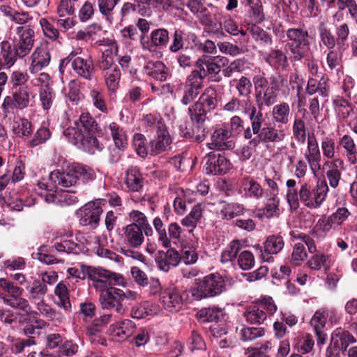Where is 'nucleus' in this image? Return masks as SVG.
<instances>
[{"instance_id": "f257e3e1", "label": "nucleus", "mask_w": 357, "mask_h": 357, "mask_svg": "<svg viewBox=\"0 0 357 357\" xmlns=\"http://www.w3.org/2000/svg\"><path fill=\"white\" fill-rule=\"evenodd\" d=\"M218 93L215 88L207 87L199 99L188 107V114L192 125V132L187 131L184 136L190 140L200 143L208 133L206 127L207 114L218 106Z\"/></svg>"}, {"instance_id": "f03ea898", "label": "nucleus", "mask_w": 357, "mask_h": 357, "mask_svg": "<svg viewBox=\"0 0 357 357\" xmlns=\"http://www.w3.org/2000/svg\"><path fill=\"white\" fill-rule=\"evenodd\" d=\"M138 294L131 290H123L115 287H106L100 290L99 301L103 310L124 315L137 300Z\"/></svg>"}, {"instance_id": "7ed1b4c3", "label": "nucleus", "mask_w": 357, "mask_h": 357, "mask_svg": "<svg viewBox=\"0 0 357 357\" xmlns=\"http://www.w3.org/2000/svg\"><path fill=\"white\" fill-rule=\"evenodd\" d=\"M250 121L252 122L253 132L255 136L248 142L250 147L256 148L261 143H278L285 138L283 130H279L273 126L267 113L263 114L254 111L252 115H248Z\"/></svg>"}, {"instance_id": "20e7f679", "label": "nucleus", "mask_w": 357, "mask_h": 357, "mask_svg": "<svg viewBox=\"0 0 357 357\" xmlns=\"http://www.w3.org/2000/svg\"><path fill=\"white\" fill-rule=\"evenodd\" d=\"M95 178L93 169L80 163H73L65 172L54 170L50 174V180L54 187L59 185L65 188L84 184L93 181Z\"/></svg>"}, {"instance_id": "39448f33", "label": "nucleus", "mask_w": 357, "mask_h": 357, "mask_svg": "<svg viewBox=\"0 0 357 357\" xmlns=\"http://www.w3.org/2000/svg\"><path fill=\"white\" fill-rule=\"evenodd\" d=\"M286 36L289 41L285 44L284 50L290 54L291 61H299L308 56L310 51V34L304 24L288 29Z\"/></svg>"}, {"instance_id": "423d86ee", "label": "nucleus", "mask_w": 357, "mask_h": 357, "mask_svg": "<svg viewBox=\"0 0 357 357\" xmlns=\"http://www.w3.org/2000/svg\"><path fill=\"white\" fill-rule=\"evenodd\" d=\"M226 291L225 280L219 273H211L197 279L195 287L191 289L192 295L196 300L218 296Z\"/></svg>"}, {"instance_id": "0eeeda50", "label": "nucleus", "mask_w": 357, "mask_h": 357, "mask_svg": "<svg viewBox=\"0 0 357 357\" xmlns=\"http://www.w3.org/2000/svg\"><path fill=\"white\" fill-rule=\"evenodd\" d=\"M255 86V95L256 105L251 103H246L243 113L248 115H252L254 111L263 113L264 107H270L276 102L277 94H275L268 86V79L261 75L255 76L253 78Z\"/></svg>"}, {"instance_id": "6e6552de", "label": "nucleus", "mask_w": 357, "mask_h": 357, "mask_svg": "<svg viewBox=\"0 0 357 357\" xmlns=\"http://www.w3.org/2000/svg\"><path fill=\"white\" fill-rule=\"evenodd\" d=\"M23 289L8 279H0V298L7 305L23 312L25 314H37L31 310L29 301L22 297Z\"/></svg>"}, {"instance_id": "1a4fd4ad", "label": "nucleus", "mask_w": 357, "mask_h": 357, "mask_svg": "<svg viewBox=\"0 0 357 357\" xmlns=\"http://www.w3.org/2000/svg\"><path fill=\"white\" fill-rule=\"evenodd\" d=\"M328 190L325 179H319L314 186H312L308 183H304L299 190V199L305 206L309 208H317L326 200Z\"/></svg>"}, {"instance_id": "9d476101", "label": "nucleus", "mask_w": 357, "mask_h": 357, "mask_svg": "<svg viewBox=\"0 0 357 357\" xmlns=\"http://www.w3.org/2000/svg\"><path fill=\"white\" fill-rule=\"evenodd\" d=\"M63 133L69 142L89 154H94L103 149V145L96 136L97 132L76 133L75 127H68L64 129Z\"/></svg>"}, {"instance_id": "9b49d317", "label": "nucleus", "mask_w": 357, "mask_h": 357, "mask_svg": "<svg viewBox=\"0 0 357 357\" xmlns=\"http://www.w3.org/2000/svg\"><path fill=\"white\" fill-rule=\"evenodd\" d=\"M169 40V31L163 27L152 30L149 36L139 37L142 48L149 52H155L158 50L166 48Z\"/></svg>"}, {"instance_id": "f8f14e48", "label": "nucleus", "mask_w": 357, "mask_h": 357, "mask_svg": "<svg viewBox=\"0 0 357 357\" xmlns=\"http://www.w3.org/2000/svg\"><path fill=\"white\" fill-rule=\"evenodd\" d=\"M38 185L40 188H44L45 190V192L42 195V196L44 197L47 203H52L63 207L75 204L79 201L78 197L75 195V193L76 192L75 190H69L53 191L52 189H49L47 184L39 183Z\"/></svg>"}, {"instance_id": "ddd939ff", "label": "nucleus", "mask_w": 357, "mask_h": 357, "mask_svg": "<svg viewBox=\"0 0 357 357\" xmlns=\"http://www.w3.org/2000/svg\"><path fill=\"white\" fill-rule=\"evenodd\" d=\"M79 223L82 226H89L91 229H96L100 220L103 210L101 200H96L86 203L80 208Z\"/></svg>"}, {"instance_id": "4468645a", "label": "nucleus", "mask_w": 357, "mask_h": 357, "mask_svg": "<svg viewBox=\"0 0 357 357\" xmlns=\"http://www.w3.org/2000/svg\"><path fill=\"white\" fill-rule=\"evenodd\" d=\"M204 169L206 174L223 175L230 168V162L226 157L220 153L211 151L205 157Z\"/></svg>"}, {"instance_id": "2eb2a0df", "label": "nucleus", "mask_w": 357, "mask_h": 357, "mask_svg": "<svg viewBox=\"0 0 357 357\" xmlns=\"http://www.w3.org/2000/svg\"><path fill=\"white\" fill-rule=\"evenodd\" d=\"M17 37L13 43L23 57L31 50L34 43V31L30 26H20L16 29Z\"/></svg>"}, {"instance_id": "dca6fc26", "label": "nucleus", "mask_w": 357, "mask_h": 357, "mask_svg": "<svg viewBox=\"0 0 357 357\" xmlns=\"http://www.w3.org/2000/svg\"><path fill=\"white\" fill-rule=\"evenodd\" d=\"M231 137L227 128H216L211 136V142L208 143L210 149L218 151L232 149L235 144L230 138Z\"/></svg>"}, {"instance_id": "f3484780", "label": "nucleus", "mask_w": 357, "mask_h": 357, "mask_svg": "<svg viewBox=\"0 0 357 357\" xmlns=\"http://www.w3.org/2000/svg\"><path fill=\"white\" fill-rule=\"evenodd\" d=\"M20 52L13 42L3 40L0 43V70L10 68L17 61L18 58H22Z\"/></svg>"}, {"instance_id": "a211bd4d", "label": "nucleus", "mask_w": 357, "mask_h": 357, "mask_svg": "<svg viewBox=\"0 0 357 357\" xmlns=\"http://www.w3.org/2000/svg\"><path fill=\"white\" fill-rule=\"evenodd\" d=\"M155 262L160 271L168 272L172 268L176 267L179 264L181 255L174 248H169L166 252L159 251Z\"/></svg>"}, {"instance_id": "6ab92c4d", "label": "nucleus", "mask_w": 357, "mask_h": 357, "mask_svg": "<svg viewBox=\"0 0 357 357\" xmlns=\"http://www.w3.org/2000/svg\"><path fill=\"white\" fill-rule=\"evenodd\" d=\"M245 17L252 24H261L265 20V14L261 0H244Z\"/></svg>"}, {"instance_id": "aec40b11", "label": "nucleus", "mask_w": 357, "mask_h": 357, "mask_svg": "<svg viewBox=\"0 0 357 357\" xmlns=\"http://www.w3.org/2000/svg\"><path fill=\"white\" fill-rule=\"evenodd\" d=\"M160 299L166 310L169 312L178 311L183 303V297L176 288H169L161 292Z\"/></svg>"}, {"instance_id": "412c9836", "label": "nucleus", "mask_w": 357, "mask_h": 357, "mask_svg": "<svg viewBox=\"0 0 357 357\" xmlns=\"http://www.w3.org/2000/svg\"><path fill=\"white\" fill-rule=\"evenodd\" d=\"M172 143V139L167 130H160L156 132L153 138L151 139L148 145L147 150L149 154L155 156L165 151L167 147Z\"/></svg>"}, {"instance_id": "4be33fe9", "label": "nucleus", "mask_w": 357, "mask_h": 357, "mask_svg": "<svg viewBox=\"0 0 357 357\" xmlns=\"http://www.w3.org/2000/svg\"><path fill=\"white\" fill-rule=\"evenodd\" d=\"M72 68L78 76L88 81L92 79L95 72L94 63L91 56L84 59L75 56L73 59Z\"/></svg>"}, {"instance_id": "5701e85b", "label": "nucleus", "mask_w": 357, "mask_h": 357, "mask_svg": "<svg viewBox=\"0 0 357 357\" xmlns=\"http://www.w3.org/2000/svg\"><path fill=\"white\" fill-rule=\"evenodd\" d=\"M240 192L246 197L258 199L263 196L264 189L253 178L246 176L239 181Z\"/></svg>"}, {"instance_id": "b1692460", "label": "nucleus", "mask_w": 357, "mask_h": 357, "mask_svg": "<svg viewBox=\"0 0 357 357\" xmlns=\"http://www.w3.org/2000/svg\"><path fill=\"white\" fill-rule=\"evenodd\" d=\"M144 69L147 75L160 82L165 81L169 75L168 67L161 61H149Z\"/></svg>"}, {"instance_id": "393cba45", "label": "nucleus", "mask_w": 357, "mask_h": 357, "mask_svg": "<svg viewBox=\"0 0 357 357\" xmlns=\"http://www.w3.org/2000/svg\"><path fill=\"white\" fill-rule=\"evenodd\" d=\"M125 242L132 248H139L144 241V230L135 224H129L124 227Z\"/></svg>"}, {"instance_id": "a878e982", "label": "nucleus", "mask_w": 357, "mask_h": 357, "mask_svg": "<svg viewBox=\"0 0 357 357\" xmlns=\"http://www.w3.org/2000/svg\"><path fill=\"white\" fill-rule=\"evenodd\" d=\"M125 184L131 192H139L142 189L144 178L137 167L131 166L126 170Z\"/></svg>"}, {"instance_id": "bb28decb", "label": "nucleus", "mask_w": 357, "mask_h": 357, "mask_svg": "<svg viewBox=\"0 0 357 357\" xmlns=\"http://www.w3.org/2000/svg\"><path fill=\"white\" fill-rule=\"evenodd\" d=\"M32 62L29 68L31 73H36L47 66L50 61V54L47 47H37L33 53Z\"/></svg>"}, {"instance_id": "cd10ccee", "label": "nucleus", "mask_w": 357, "mask_h": 357, "mask_svg": "<svg viewBox=\"0 0 357 357\" xmlns=\"http://www.w3.org/2000/svg\"><path fill=\"white\" fill-rule=\"evenodd\" d=\"M75 126H76V133L82 132H98L100 129L98 124L94 118L88 112L82 113L79 120L75 121Z\"/></svg>"}, {"instance_id": "c85d7f7f", "label": "nucleus", "mask_w": 357, "mask_h": 357, "mask_svg": "<svg viewBox=\"0 0 357 357\" xmlns=\"http://www.w3.org/2000/svg\"><path fill=\"white\" fill-rule=\"evenodd\" d=\"M331 341L337 345L342 350V352H344L351 344L356 342V339L349 331L338 328L331 334Z\"/></svg>"}, {"instance_id": "c756f323", "label": "nucleus", "mask_w": 357, "mask_h": 357, "mask_svg": "<svg viewBox=\"0 0 357 357\" xmlns=\"http://www.w3.org/2000/svg\"><path fill=\"white\" fill-rule=\"evenodd\" d=\"M223 310L218 307H203L196 313V318L200 323L218 322L224 317Z\"/></svg>"}, {"instance_id": "7c9ffc66", "label": "nucleus", "mask_w": 357, "mask_h": 357, "mask_svg": "<svg viewBox=\"0 0 357 357\" xmlns=\"http://www.w3.org/2000/svg\"><path fill=\"white\" fill-rule=\"evenodd\" d=\"M135 328V324L132 321L125 319L121 321L112 324L109 327V330L114 335L118 336L121 339H126L132 334Z\"/></svg>"}, {"instance_id": "2f4dec72", "label": "nucleus", "mask_w": 357, "mask_h": 357, "mask_svg": "<svg viewBox=\"0 0 357 357\" xmlns=\"http://www.w3.org/2000/svg\"><path fill=\"white\" fill-rule=\"evenodd\" d=\"M266 61L274 69L285 70L289 66L288 58L281 50L273 49L268 53Z\"/></svg>"}, {"instance_id": "473e14b6", "label": "nucleus", "mask_w": 357, "mask_h": 357, "mask_svg": "<svg viewBox=\"0 0 357 357\" xmlns=\"http://www.w3.org/2000/svg\"><path fill=\"white\" fill-rule=\"evenodd\" d=\"M185 32L180 28H174L169 33L171 43L169 45V51L174 54H177L185 48Z\"/></svg>"}, {"instance_id": "72a5a7b5", "label": "nucleus", "mask_w": 357, "mask_h": 357, "mask_svg": "<svg viewBox=\"0 0 357 357\" xmlns=\"http://www.w3.org/2000/svg\"><path fill=\"white\" fill-rule=\"evenodd\" d=\"M268 79V86L278 95L279 91L284 93L289 91V82L286 75L275 73Z\"/></svg>"}, {"instance_id": "f704fd0d", "label": "nucleus", "mask_w": 357, "mask_h": 357, "mask_svg": "<svg viewBox=\"0 0 357 357\" xmlns=\"http://www.w3.org/2000/svg\"><path fill=\"white\" fill-rule=\"evenodd\" d=\"M222 204L220 210V214L222 219L231 220L236 216L243 215L244 213V207L242 204L235 202L229 203L225 200L220 202Z\"/></svg>"}, {"instance_id": "c9c22d12", "label": "nucleus", "mask_w": 357, "mask_h": 357, "mask_svg": "<svg viewBox=\"0 0 357 357\" xmlns=\"http://www.w3.org/2000/svg\"><path fill=\"white\" fill-rule=\"evenodd\" d=\"M129 217L132 221L131 224H135L138 227L143 229L147 237L153 236V230L144 213L137 210H132L129 213Z\"/></svg>"}, {"instance_id": "e433bc0d", "label": "nucleus", "mask_w": 357, "mask_h": 357, "mask_svg": "<svg viewBox=\"0 0 357 357\" xmlns=\"http://www.w3.org/2000/svg\"><path fill=\"white\" fill-rule=\"evenodd\" d=\"M245 317L249 324L259 325L263 324L266 319L267 314L255 303L247 308L245 312Z\"/></svg>"}, {"instance_id": "4c0bfd02", "label": "nucleus", "mask_w": 357, "mask_h": 357, "mask_svg": "<svg viewBox=\"0 0 357 357\" xmlns=\"http://www.w3.org/2000/svg\"><path fill=\"white\" fill-rule=\"evenodd\" d=\"M242 248V244L238 239L232 240L222 252L220 261L223 264L233 261Z\"/></svg>"}, {"instance_id": "58836bf2", "label": "nucleus", "mask_w": 357, "mask_h": 357, "mask_svg": "<svg viewBox=\"0 0 357 357\" xmlns=\"http://www.w3.org/2000/svg\"><path fill=\"white\" fill-rule=\"evenodd\" d=\"M143 126L146 131H155V133L160 130H167V126L159 116L149 114L144 116L142 119Z\"/></svg>"}, {"instance_id": "ea45409f", "label": "nucleus", "mask_w": 357, "mask_h": 357, "mask_svg": "<svg viewBox=\"0 0 357 357\" xmlns=\"http://www.w3.org/2000/svg\"><path fill=\"white\" fill-rule=\"evenodd\" d=\"M320 43L328 50H333L337 45V40L331 31L325 23H320L318 26Z\"/></svg>"}, {"instance_id": "a19ab883", "label": "nucleus", "mask_w": 357, "mask_h": 357, "mask_svg": "<svg viewBox=\"0 0 357 357\" xmlns=\"http://www.w3.org/2000/svg\"><path fill=\"white\" fill-rule=\"evenodd\" d=\"M202 87L199 84H185L182 89L183 95L181 102L183 105L192 103L200 93Z\"/></svg>"}, {"instance_id": "79ce46f5", "label": "nucleus", "mask_w": 357, "mask_h": 357, "mask_svg": "<svg viewBox=\"0 0 357 357\" xmlns=\"http://www.w3.org/2000/svg\"><path fill=\"white\" fill-rule=\"evenodd\" d=\"M187 346L189 350L195 354L196 352H200L206 350V344L199 333L193 330L187 340Z\"/></svg>"}, {"instance_id": "37998d69", "label": "nucleus", "mask_w": 357, "mask_h": 357, "mask_svg": "<svg viewBox=\"0 0 357 357\" xmlns=\"http://www.w3.org/2000/svg\"><path fill=\"white\" fill-rule=\"evenodd\" d=\"M103 73L105 84L108 89L115 92L119 88L121 77L120 69L116 65H114L112 70H109Z\"/></svg>"}, {"instance_id": "c03bdc74", "label": "nucleus", "mask_w": 357, "mask_h": 357, "mask_svg": "<svg viewBox=\"0 0 357 357\" xmlns=\"http://www.w3.org/2000/svg\"><path fill=\"white\" fill-rule=\"evenodd\" d=\"M284 242L280 235H270L264 243V251L270 255L278 254L284 248Z\"/></svg>"}, {"instance_id": "a18cd8bd", "label": "nucleus", "mask_w": 357, "mask_h": 357, "mask_svg": "<svg viewBox=\"0 0 357 357\" xmlns=\"http://www.w3.org/2000/svg\"><path fill=\"white\" fill-rule=\"evenodd\" d=\"M273 120L279 123L287 124L289 122L290 107L287 102L275 105L272 111Z\"/></svg>"}, {"instance_id": "49530a36", "label": "nucleus", "mask_w": 357, "mask_h": 357, "mask_svg": "<svg viewBox=\"0 0 357 357\" xmlns=\"http://www.w3.org/2000/svg\"><path fill=\"white\" fill-rule=\"evenodd\" d=\"M279 204L280 199L274 193L273 196L268 199L265 206L259 209V211H262V215H264V217L267 218L278 217L280 215Z\"/></svg>"}, {"instance_id": "de8ad7c7", "label": "nucleus", "mask_w": 357, "mask_h": 357, "mask_svg": "<svg viewBox=\"0 0 357 357\" xmlns=\"http://www.w3.org/2000/svg\"><path fill=\"white\" fill-rule=\"evenodd\" d=\"M308 154H305V158L310 166L314 163H319L321 160V153L318 143L314 136L309 137L307 140Z\"/></svg>"}, {"instance_id": "09e8293b", "label": "nucleus", "mask_w": 357, "mask_h": 357, "mask_svg": "<svg viewBox=\"0 0 357 357\" xmlns=\"http://www.w3.org/2000/svg\"><path fill=\"white\" fill-rule=\"evenodd\" d=\"M335 111L342 120L347 119L353 112L351 104L343 98H337L333 101Z\"/></svg>"}, {"instance_id": "8fccbe9b", "label": "nucleus", "mask_w": 357, "mask_h": 357, "mask_svg": "<svg viewBox=\"0 0 357 357\" xmlns=\"http://www.w3.org/2000/svg\"><path fill=\"white\" fill-rule=\"evenodd\" d=\"M330 256L323 253H317L313 255L307 261L309 267L312 270H320L324 267V270L327 271L331 266Z\"/></svg>"}, {"instance_id": "3c124183", "label": "nucleus", "mask_w": 357, "mask_h": 357, "mask_svg": "<svg viewBox=\"0 0 357 357\" xmlns=\"http://www.w3.org/2000/svg\"><path fill=\"white\" fill-rule=\"evenodd\" d=\"M30 298L33 300L43 301L47 292V287L43 281L34 280L31 284L26 287Z\"/></svg>"}, {"instance_id": "603ef678", "label": "nucleus", "mask_w": 357, "mask_h": 357, "mask_svg": "<svg viewBox=\"0 0 357 357\" xmlns=\"http://www.w3.org/2000/svg\"><path fill=\"white\" fill-rule=\"evenodd\" d=\"M111 134L116 147L127 146V137L125 131L115 122H112L109 126Z\"/></svg>"}, {"instance_id": "864d4df0", "label": "nucleus", "mask_w": 357, "mask_h": 357, "mask_svg": "<svg viewBox=\"0 0 357 357\" xmlns=\"http://www.w3.org/2000/svg\"><path fill=\"white\" fill-rule=\"evenodd\" d=\"M114 51L112 48H107L102 52L101 56L96 62V66L103 73L112 70L114 64Z\"/></svg>"}, {"instance_id": "5fc2aeb1", "label": "nucleus", "mask_w": 357, "mask_h": 357, "mask_svg": "<svg viewBox=\"0 0 357 357\" xmlns=\"http://www.w3.org/2000/svg\"><path fill=\"white\" fill-rule=\"evenodd\" d=\"M31 91L28 86H20L17 91L13 93V97L17 104V109H24L27 107L30 102Z\"/></svg>"}, {"instance_id": "6e6d98bb", "label": "nucleus", "mask_w": 357, "mask_h": 357, "mask_svg": "<svg viewBox=\"0 0 357 357\" xmlns=\"http://www.w3.org/2000/svg\"><path fill=\"white\" fill-rule=\"evenodd\" d=\"M265 330L263 327L243 326L241 331V340L243 342H251L264 336Z\"/></svg>"}, {"instance_id": "4d7b16f0", "label": "nucleus", "mask_w": 357, "mask_h": 357, "mask_svg": "<svg viewBox=\"0 0 357 357\" xmlns=\"http://www.w3.org/2000/svg\"><path fill=\"white\" fill-rule=\"evenodd\" d=\"M250 33L252 38L257 42H259L263 45H271L273 43L271 36L264 31L263 29L252 24L250 28Z\"/></svg>"}, {"instance_id": "13d9d810", "label": "nucleus", "mask_w": 357, "mask_h": 357, "mask_svg": "<svg viewBox=\"0 0 357 357\" xmlns=\"http://www.w3.org/2000/svg\"><path fill=\"white\" fill-rule=\"evenodd\" d=\"M120 0H97L100 13L105 17L106 20H113V10Z\"/></svg>"}, {"instance_id": "bf43d9fd", "label": "nucleus", "mask_w": 357, "mask_h": 357, "mask_svg": "<svg viewBox=\"0 0 357 357\" xmlns=\"http://www.w3.org/2000/svg\"><path fill=\"white\" fill-rule=\"evenodd\" d=\"M349 33V27L347 23H342L335 26V38L339 49L345 47Z\"/></svg>"}, {"instance_id": "052dcab7", "label": "nucleus", "mask_w": 357, "mask_h": 357, "mask_svg": "<svg viewBox=\"0 0 357 357\" xmlns=\"http://www.w3.org/2000/svg\"><path fill=\"white\" fill-rule=\"evenodd\" d=\"M79 350V345L73 340H63L58 351V355L60 357H72L75 356Z\"/></svg>"}, {"instance_id": "680f3d73", "label": "nucleus", "mask_w": 357, "mask_h": 357, "mask_svg": "<svg viewBox=\"0 0 357 357\" xmlns=\"http://www.w3.org/2000/svg\"><path fill=\"white\" fill-rule=\"evenodd\" d=\"M131 310L130 315L132 318L141 319L146 317L151 314V310L149 308L148 302H142L135 305V303L130 306Z\"/></svg>"}, {"instance_id": "e2e57ef3", "label": "nucleus", "mask_w": 357, "mask_h": 357, "mask_svg": "<svg viewBox=\"0 0 357 357\" xmlns=\"http://www.w3.org/2000/svg\"><path fill=\"white\" fill-rule=\"evenodd\" d=\"M146 137L141 133H135L133 136L132 145L137 153L143 158H145L149 154L148 144H146Z\"/></svg>"}, {"instance_id": "0e129e2a", "label": "nucleus", "mask_w": 357, "mask_h": 357, "mask_svg": "<svg viewBox=\"0 0 357 357\" xmlns=\"http://www.w3.org/2000/svg\"><path fill=\"white\" fill-rule=\"evenodd\" d=\"M45 36L53 40H56L59 36V30L54 22H50L45 18L40 20Z\"/></svg>"}, {"instance_id": "69168bd1", "label": "nucleus", "mask_w": 357, "mask_h": 357, "mask_svg": "<svg viewBox=\"0 0 357 357\" xmlns=\"http://www.w3.org/2000/svg\"><path fill=\"white\" fill-rule=\"evenodd\" d=\"M51 132L48 128L41 127L34 134L33 137L29 142L30 147H35L45 143L51 137Z\"/></svg>"}, {"instance_id": "338daca9", "label": "nucleus", "mask_w": 357, "mask_h": 357, "mask_svg": "<svg viewBox=\"0 0 357 357\" xmlns=\"http://www.w3.org/2000/svg\"><path fill=\"white\" fill-rule=\"evenodd\" d=\"M153 227L158 234V241L162 243L163 247L168 248L171 246V241L167 237L165 228L163 227V223L161 219L158 217L154 218Z\"/></svg>"}, {"instance_id": "774afa93", "label": "nucleus", "mask_w": 357, "mask_h": 357, "mask_svg": "<svg viewBox=\"0 0 357 357\" xmlns=\"http://www.w3.org/2000/svg\"><path fill=\"white\" fill-rule=\"evenodd\" d=\"M86 278L94 282L104 283V279L105 277L107 270L103 269L100 267L96 268L90 266H87L84 268Z\"/></svg>"}]
</instances>
